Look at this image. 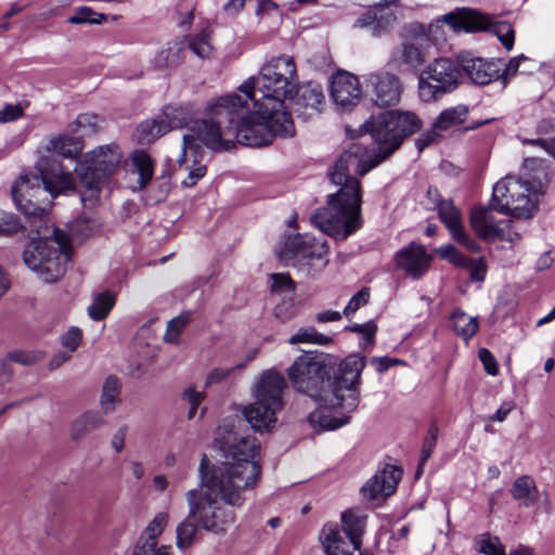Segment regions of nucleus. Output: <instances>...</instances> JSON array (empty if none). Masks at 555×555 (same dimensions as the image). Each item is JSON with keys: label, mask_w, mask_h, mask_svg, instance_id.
Instances as JSON below:
<instances>
[{"label": "nucleus", "mask_w": 555, "mask_h": 555, "mask_svg": "<svg viewBox=\"0 0 555 555\" xmlns=\"http://www.w3.org/2000/svg\"><path fill=\"white\" fill-rule=\"evenodd\" d=\"M422 120L412 112L386 111L366 120L361 133H370L377 147L372 157H364L359 144H351L336 160L328 176L339 190L330 194L327 205L311 216V222L323 233L344 241L362 227V189L350 176L353 170L364 176L397 151L406 137L417 132Z\"/></svg>", "instance_id": "f257e3e1"}, {"label": "nucleus", "mask_w": 555, "mask_h": 555, "mask_svg": "<svg viewBox=\"0 0 555 555\" xmlns=\"http://www.w3.org/2000/svg\"><path fill=\"white\" fill-rule=\"evenodd\" d=\"M366 365L365 357L352 353L339 363L327 354L305 352L287 369L288 379L295 390L320 403V409L310 414L312 424L321 430H334L349 423L350 417H335L326 410L343 409L347 413L359 404L358 386Z\"/></svg>", "instance_id": "f03ea898"}, {"label": "nucleus", "mask_w": 555, "mask_h": 555, "mask_svg": "<svg viewBox=\"0 0 555 555\" xmlns=\"http://www.w3.org/2000/svg\"><path fill=\"white\" fill-rule=\"evenodd\" d=\"M202 144L215 152L230 151L237 143L249 147L270 144L275 135L293 137L295 126L286 109H260L258 99L231 93L207 107V117L194 122Z\"/></svg>", "instance_id": "7ed1b4c3"}, {"label": "nucleus", "mask_w": 555, "mask_h": 555, "mask_svg": "<svg viewBox=\"0 0 555 555\" xmlns=\"http://www.w3.org/2000/svg\"><path fill=\"white\" fill-rule=\"evenodd\" d=\"M236 427L235 421L224 424L215 438L224 460L210 465L204 455L199 465L201 485L216 491L220 501L231 507H242L245 493L254 490L261 477L260 442L253 436L241 435Z\"/></svg>", "instance_id": "20e7f679"}, {"label": "nucleus", "mask_w": 555, "mask_h": 555, "mask_svg": "<svg viewBox=\"0 0 555 555\" xmlns=\"http://www.w3.org/2000/svg\"><path fill=\"white\" fill-rule=\"evenodd\" d=\"M185 500L189 513L176 530V543L180 550L189 548L194 543L198 527L222 535L235 522L234 507L225 505L216 491H209L201 483L198 488L185 492Z\"/></svg>", "instance_id": "39448f33"}, {"label": "nucleus", "mask_w": 555, "mask_h": 555, "mask_svg": "<svg viewBox=\"0 0 555 555\" xmlns=\"http://www.w3.org/2000/svg\"><path fill=\"white\" fill-rule=\"evenodd\" d=\"M298 86L294 59L281 55L271 59L260 69L258 77L244 81L238 90L247 99H258L260 109H285L284 100L293 99Z\"/></svg>", "instance_id": "423d86ee"}, {"label": "nucleus", "mask_w": 555, "mask_h": 555, "mask_svg": "<svg viewBox=\"0 0 555 555\" xmlns=\"http://www.w3.org/2000/svg\"><path fill=\"white\" fill-rule=\"evenodd\" d=\"M70 243L66 234L54 229L51 237L31 240L24 250L25 264L44 282L61 279L70 260Z\"/></svg>", "instance_id": "0eeeda50"}, {"label": "nucleus", "mask_w": 555, "mask_h": 555, "mask_svg": "<svg viewBox=\"0 0 555 555\" xmlns=\"http://www.w3.org/2000/svg\"><path fill=\"white\" fill-rule=\"evenodd\" d=\"M286 380L275 370L261 373L255 386V402L243 410L245 421L256 431H269L276 422V413L284 406L283 392Z\"/></svg>", "instance_id": "6e6552de"}, {"label": "nucleus", "mask_w": 555, "mask_h": 555, "mask_svg": "<svg viewBox=\"0 0 555 555\" xmlns=\"http://www.w3.org/2000/svg\"><path fill=\"white\" fill-rule=\"evenodd\" d=\"M544 184L506 176L493 186L491 208L517 219H530L537 205V195Z\"/></svg>", "instance_id": "1a4fd4ad"}, {"label": "nucleus", "mask_w": 555, "mask_h": 555, "mask_svg": "<svg viewBox=\"0 0 555 555\" xmlns=\"http://www.w3.org/2000/svg\"><path fill=\"white\" fill-rule=\"evenodd\" d=\"M440 23L449 25L454 31L473 33L490 30L507 51H511L514 47L515 31L509 23L495 22L491 16L474 9L459 8L442 15L436 23L429 25V35L434 36L441 30Z\"/></svg>", "instance_id": "9d476101"}, {"label": "nucleus", "mask_w": 555, "mask_h": 555, "mask_svg": "<svg viewBox=\"0 0 555 555\" xmlns=\"http://www.w3.org/2000/svg\"><path fill=\"white\" fill-rule=\"evenodd\" d=\"M121 153L116 145L100 146L89 153L86 160L78 163L77 172L81 185L89 192V197H98L101 183L117 169Z\"/></svg>", "instance_id": "9b49d317"}, {"label": "nucleus", "mask_w": 555, "mask_h": 555, "mask_svg": "<svg viewBox=\"0 0 555 555\" xmlns=\"http://www.w3.org/2000/svg\"><path fill=\"white\" fill-rule=\"evenodd\" d=\"M330 246L324 238H315L309 234L289 236L280 254L283 260H294L308 274L322 271L328 263Z\"/></svg>", "instance_id": "f8f14e48"}, {"label": "nucleus", "mask_w": 555, "mask_h": 555, "mask_svg": "<svg viewBox=\"0 0 555 555\" xmlns=\"http://www.w3.org/2000/svg\"><path fill=\"white\" fill-rule=\"evenodd\" d=\"M461 77L459 61L437 59L420 75L418 93L424 102L435 101L456 89Z\"/></svg>", "instance_id": "ddd939ff"}, {"label": "nucleus", "mask_w": 555, "mask_h": 555, "mask_svg": "<svg viewBox=\"0 0 555 555\" xmlns=\"http://www.w3.org/2000/svg\"><path fill=\"white\" fill-rule=\"evenodd\" d=\"M12 196L16 207L26 216L42 217L53 197L40 182L37 175H22L12 186Z\"/></svg>", "instance_id": "4468645a"}, {"label": "nucleus", "mask_w": 555, "mask_h": 555, "mask_svg": "<svg viewBox=\"0 0 555 555\" xmlns=\"http://www.w3.org/2000/svg\"><path fill=\"white\" fill-rule=\"evenodd\" d=\"M401 93L402 85L395 74L376 72L365 78L364 96L376 107L387 108L397 105Z\"/></svg>", "instance_id": "2eb2a0df"}, {"label": "nucleus", "mask_w": 555, "mask_h": 555, "mask_svg": "<svg viewBox=\"0 0 555 555\" xmlns=\"http://www.w3.org/2000/svg\"><path fill=\"white\" fill-rule=\"evenodd\" d=\"M40 182L53 198L60 194L73 191L76 186L75 177L66 170L53 155H42L35 166Z\"/></svg>", "instance_id": "dca6fc26"}, {"label": "nucleus", "mask_w": 555, "mask_h": 555, "mask_svg": "<svg viewBox=\"0 0 555 555\" xmlns=\"http://www.w3.org/2000/svg\"><path fill=\"white\" fill-rule=\"evenodd\" d=\"M191 131L183 135L182 153L178 159L177 170L179 173L185 175V178L181 180V185L184 188L195 186L207 173L206 165L198 158L202 141L194 131V126Z\"/></svg>", "instance_id": "f3484780"}, {"label": "nucleus", "mask_w": 555, "mask_h": 555, "mask_svg": "<svg viewBox=\"0 0 555 555\" xmlns=\"http://www.w3.org/2000/svg\"><path fill=\"white\" fill-rule=\"evenodd\" d=\"M435 195V209L438 210L439 219L444 223L450 231L454 241L463 245L472 253H479L480 245L472 240L464 231L462 217L460 210L454 206L450 199H442L438 190L429 188L428 197Z\"/></svg>", "instance_id": "a211bd4d"}, {"label": "nucleus", "mask_w": 555, "mask_h": 555, "mask_svg": "<svg viewBox=\"0 0 555 555\" xmlns=\"http://www.w3.org/2000/svg\"><path fill=\"white\" fill-rule=\"evenodd\" d=\"M402 474L401 467L386 464L362 486L360 492L363 499L366 501H377L392 495L402 478Z\"/></svg>", "instance_id": "6ab92c4d"}, {"label": "nucleus", "mask_w": 555, "mask_h": 555, "mask_svg": "<svg viewBox=\"0 0 555 555\" xmlns=\"http://www.w3.org/2000/svg\"><path fill=\"white\" fill-rule=\"evenodd\" d=\"M430 261V255L423 246L415 243H410L395 255L397 268L403 270L413 279L423 276L428 271Z\"/></svg>", "instance_id": "aec40b11"}, {"label": "nucleus", "mask_w": 555, "mask_h": 555, "mask_svg": "<svg viewBox=\"0 0 555 555\" xmlns=\"http://www.w3.org/2000/svg\"><path fill=\"white\" fill-rule=\"evenodd\" d=\"M362 91L358 78L347 72L337 73L332 80L331 96L336 105L349 108L360 101Z\"/></svg>", "instance_id": "412c9836"}, {"label": "nucleus", "mask_w": 555, "mask_h": 555, "mask_svg": "<svg viewBox=\"0 0 555 555\" xmlns=\"http://www.w3.org/2000/svg\"><path fill=\"white\" fill-rule=\"evenodd\" d=\"M319 540L326 555H353L361 545L349 539L337 524L327 522L320 531Z\"/></svg>", "instance_id": "4be33fe9"}, {"label": "nucleus", "mask_w": 555, "mask_h": 555, "mask_svg": "<svg viewBox=\"0 0 555 555\" xmlns=\"http://www.w3.org/2000/svg\"><path fill=\"white\" fill-rule=\"evenodd\" d=\"M425 42L426 37L424 35L405 39L393 50L391 56L392 62L399 67L403 66L406 69H416L425 63L427 57L424 48Z\"/></svg>", "instance_id": "5701e85b"}, {"label": "nucleus", "mask_w": 555, "mask_h": 555, "mask_svg": "<svg viewBox=\"0 0 555 555\" xmlns=\"http://www.w3.org/2000/svg\"><path fill=\"white\" fill-rule=\"evenodd\" d=\"M294 103L297 106L298 116L304 118L312 117L321 113L325 95L321 85L309 81L300 87L297 86Z\"/></svg>", "instance_id": "b1692460"}, {"label": "nucleus", "mask_w": 555, "mask_h": 555, "mask_svg": "<svg viewBox=\"0 0 555 555\" xmlns=\"http://www.w3.org/2000/svg\"><path fill=\"white\" fill-rule=\"evenodd\" d=\"M512 220L498 221L493 214L486 208H479L472 211L470 225L476 234L486 240H505V229L509 227Z\"/></svg>", "instance_id": "393cba45"}, {"label": "nucleus", "mask_w": 555, "mask_h": 555, "mask_svg": "<svg viewBox=\"0 0 555 555\" xmlns=\"http://www.w3.org/2000/svg\"><path fill=\"white\" fill-rule=\"evenodd\" d=\"M459 63L460 69L476 85H488L500 77V67L494 62H488L480 57L462 56Z\"/></svg>", "instance_id": "a878e982"}, {"label": "nucleus", "mask_w": 555, "mask_h": 555, "mask_svg": "<svg viewBox=\"0 0 555 555\" xmlns=\"http://www.w3.org/2000/svg\"><path fill=\"white\" fill-rule=\"evenodd\" d=\"M341 531L349 539L362 545V538L365 533L367 514L360 507H352L344 511L340 515Z\"/></svg>", "instance_id": "bb28decb"}, {"label": "nucleus", "mask_w": 555, "mask_h": 555, "mask_svg": "<svg viewBox=\"0 0 555 555\" xmlns=\"http://www.w3.org/2000/svg\"><path fill=\"white\" fill-rule=\"evenodd\" d=\"M106 425L105 415L96 410H88L77 416L70 425V438L78 441Z\"/></svg>", "instance_id": "cd10ccee"}, {"label": "nucleus", "mask_w": 555, "mask_h": 555, "mask_svg": "<svg viewBox=\"0 0 555 555\" xmlns=\"http://www.w3.org/2000/svg\"><path fill=\"white\" fill-rule=\"evenodd\" d=\"M468 114L469 107L464 104L448 107L438 115L434 121V127L435 129H440V131H447L465 122Z\"/></svg>", "instance_id": "c85d7f7f"}, {"label": "nucleus", "mask_w": 555, "mask_h": 555, "mask_svg": "<svg viewBox=\"0 0 555 555\" xmlns=\"http://www.w3.org/2000/svg\"><path fill=\"white\" fill-rule=\"evenodd\" d=\"M120 401V383L116 377L108 376L103 384L100 398L102 413L104 415L113 413Z\"/></svg>", "instance_id": "c756f323"}, {"label": "nucleus", "mask_w": 555, "mask_h": 555, "mask_svg": "<svg viewBox=\"0 0 555 555\" xmlns=\"http://www.w3.org/2000/svg\"><path fill=\"white\" fill-rule=\"evenodd\" d=\"M168 132V127L160 117L142 121L135 129L134 137L140 144H150Z\"/></svg>", "instance_id": "7c9ffc66"}, {"label": "nucleus", "mask_w": 555, "mask_h": 555, "mask_svg": "<svg viewBox=\"0 0 555 555\" xmlns=\"http://www.w3.org/2000/svg\"><path fill=\"white\" fill-rule=\"evenodd\" d=\"M48 153L55 152L66 158H75L82 151V143L77 138L59 135L46 146Z\"/></svg>", "instance_id": "2f4dec72"}, {"label": "nucleus", "mask_w": 555, "mask_h": 555, "mask_svg": "<svg viewBox=\"0 0 555 555\" xmlns=\"http://www.w3.org/2000/svg\"><path fill=\"white\" fill-rule=\"evenodd\" d=\"M454 331L463 339H470L478 331L479 324L476 318L469 317L464 311L455 310L451 315Z\"/></svg>", "instance_id": "473e14b6"}, {"label": "nucleus", "mask_w": 555, "mask_h": 555, "mask_svg": "<svg viewBox=\"0 0 555 555\" xmlns=\"http://www.w3.org/2000/svg\"><path fill=\"white\" fill-rule=\"evenodd\" d=\"M132 164L139 175V188L142 190L147 185L153 177V160L147 153L143 151H135L132 154Z\"/></svg>", "instance_id": "72a5a7b5"}, {"label": "nucleus", "mask_w": 555, "mask_h": 555, "mask_svg": "<svg viewBox=\"0 0 555 555\" xmlns=\"http://www.w3.org/2000/svg\"><path fill=\"white\" fill-rule=\"evenodd\" d=\"M184 52L181 43H173L156 54L155 64L158 68H173L183 61Z\"/></svg>", "instance_id": "f704fd0d"}, {"label": "nucleus", "mask_w": 555, "mask_h": 555, "mask_svg": "<svg viewBox=\"0 0 555 555\" xmlns=\"http://www.w3.org/2000/svg\"><path fill=\"white\" fill-rule=\"evenodd\" d=\"M115 305V296L111 292L98 294L93 304L89 306L88 313L94 321H101L107 317Z\"/></svg>", "instance_id": "c9c22d12"}, {"label": "nucleus", "mask_w": 555, "mask_h": 555, "mask_svg": "<svg viewBox=\"0 0 555 555\" xmlns=\"http://www.w3.org/2000/svg\"><path fill=\"white\" fill-rule=\"evenodd\" d=\"M332 341V338L319 333L314 327H301L293 336L289 337L288 343L291 345L297 344H314L320 346H326Z\"/></svg>", "instance_id": "e433bc0d"}, {"label": "nucleus", "mask_w": 555, "mask_h": 555, "mask_svg": "<svg viewBox=\"0 0 555 555\" xmlns=\"http://www.w3.org/2000/svg\"><path fill=\"white\" fill-rule=\"evenodd\" d=\"M188 44L191 51L198 57H208L212 51L210 31L203 29L198 35L190 36Z\"/></svg>", "instance_id": "4c0bfd02"}, {"label": "nucleus", "mask_w": 555, "mask_h": 555, "mask_svg": "<svg viewBox=\"0 0 555 555\" xmlns=\"http://www.w3.org/2000/svg\"><path fill=\"white\" fill-rule=\"evenodd\" d=\"M159 117L163 124L168 127V132L188 125V114L181 107L166 106Z\"/></svg>", "instance_id": "58836bf2"}, {"label": "nucleus", "mask_w": 555, "mask_h": 555, "mask_svg": "<svg viewBox=\"0 0 555 555\" xmlns=\"http://www.w3.org/2000/svg\"><path fill=\"white\" fill-rule=\"evenodd\" d=\"M478 551L485 555H506L504 545L498 537L490 533L481 534L478 540Z\"/></svg>", "instance_id": "ea45409f"}, {"label": "nucleus", "mask_w": 555, "mask_h": 555, "mask_svg": "<svg viewBox=\"0 0 555 555\" xmlns=\"http://www.w3.org/2000/svg\"><path fill=\"white\" fill-rule=\"evenodd\" d=\"M386 5H377L375 3L376 22H374V28L372 30V35L375 37L380 36L396 22V15L391 11H388Z\"/></svg>", "instance_id": "a19ab883"}, {"label": "nucleus", "mask_w": 555, "mask_h": 555, "mask_svg": "<svg viewBox=\"0 0 555 555\" xmlns=\"http://www.w3.org/2000/svg\"><path fill=\"white\" fill-rule=\"evenodd\" d=\"M533 488V480L528 476H521L514 481L511 493L515 500H525V504L528 505Z\"/></svg>", "instance_id": "79ce46f5"}, {"label": "nucleus", "mask_w": 555, "mask_h": 555, "mask_svg": "<svg viewBox=\"0 0 555 555\" xmlns=\"http://www.w3.org/2000/svg\"><path fill=\"white\" fill-rule=\"evenodd\" d=\"M190 322V313L181 314L170 320L167 324V331L164 336L165 341L176 343L180 333Z\"/></svg>", "instance_id": "37998d69"}, {"label": "nucleus", "mask_w": 555, "mask_h": 555, "mask_svg": "<svg viewBox=\"0 0 555 555\" xmlns=\"http://www.w3.org/2000/svg\"><path fill=\"white\" fill-rule=\"evenodd\" d=\"M271 289L276 294H285V297L292 296L295 292V284L288 274L273 273L271 275Z\"/></svg>", "instance_id": "c03bdc74"}, {"label": "nucleus", "mask_w": 555, "mask_h": 555, "mask_svg": "<svg viewBox=\"0 0 555 555\" xmlns=\"http://www.w3.org/2000/svg\"><path fill=\"white\" fill-rule=\"evenodd\" d=\"M168 522V515L166 513H158L152 521L145 528L144 533L141 535L145 539H152V541L157 542V538L164 531L166 525Z\"/></svg>", "instance_id": "a18cd8bd"}, {"label": "nucleus", "mask_w": 555, "mask_h": 555, "mask_svg": "<svg viewBox=\"0 0 555 555\" xmlns=\"http://www.w3.org/2000/svg\"><path fill=\"white\" fill-rule=\"evenodd\" d=\"M469 271L470 279L477 282H482L487 273L486 260L480 257L477 259L467 258L465 264L462 267Z\"/></svg>", "instance_id": "49530a36"}, {"label": "nucleus", "mask_w": 555, "mask_h": 555, "mask_svg": "<svg viewBox=\"0 0 555 555\" xmlns=\"http://www.w3.org/2000/svg\"><path fill=\"white\" fill-rule=\"evenodd\" d=\"M347 331L362 334L364 337L363 349H366L367 346H373L375 333L377 331V326L373 322H366L364 324H353L346 327Z\"/></svg>", "instance_id": "de8ad7c7"}, {"label": "nucleus", "mask_w": 555, "mask_h": 555, "mask_svg": "<svg viewBox=\"0 0 555 555\" xmlns=\"http://www.w3.org/2000/svg\"><path fill=\"white\" fill-rule=\"evenodd\" d=\"M370 299V292L367 288H362L357 294H354L349 300L348 305L344 309L345 317L349 318L357 310H359L362 306L366 305Z\"/></svg>", "instance_id": "09e8293b"}, {"label": "nucleus", "mask_w": 555, "mask_h": 555, "mask_svg": "<svg viewBox=\"0 0 555 555\" xmlns=\"http://www.w3.org/2000/svg\"><path fill=\"white\" fill-rule=\"evenodd\" d=\"M441 258L457 267H463L468 257L460 253L453 245H446L439 248Z\"/></svg>", "instance_id": "8fccbe9b"}, {"label": "nucleus", "mask_w": 555, "mask_h": 555, "mask_svg": "<svg viewBox=\"0 0 555 555\" xmlns=\"http://www.w3.org/2000/svg\"><path fill=\"white\" fill-rule=\"evenodd\" d=\"M245 364L240 363L234 367H216L214 369L206 378V386L219 384L225 380L235 369H244Z\"/></svg>", "instance_id": "3c124183"}, {"label": "nucleus", "mask_w": 555, "mask_h": 555, "mask_svg": "<svg viewBox=\"0 0 555 555\" xmlns=\"http://www.w3.org/2000/svg\"><path fill=\"white\" fill-rule=\"evenodd\" d=\"M81 338V330L78 327H72L62 336V345L67 348L69 352H74L78 348Z\"/></svg>", "instance_id": "603ef678"}, {"label": "nucleus", "mask_w": 555, "mask_h": 555, "mask_svg": "<svg viewBox=\"0 0 555 555\" xmlns=\"http://www.w3.org/2000/svg\"><path fill=\"white\" fill-rule=\"evenodd\" d=\"M21 227L18 218L13 214H4L0 217V234L16 233Z\"/></svg>", "instance_id": "864d4df0"}, {"label": "nucleus", "mask_w": 555, "mask_h": 555, "mask_svg": "<svg viewBox=\"0 0 555 555\" xmlns=\"http://www.w3.org/2000/svg\"><path fill=\"white\" fill-rule=\"evenodd\" d=\"M522 143L538 146L544 154L555 156V140L553 138L522 139Z\"/></svg>", "instance_id": "5fc2aeb1"}, {"label": "nucleus", "mask_w": 555, "mask_h": 555, "mask_svg": "<svg viewBox=\"0 0 555 555\" xmlns=\"http://www.w3.org/2000/svg\"><path fill=\"white\" fill-rule=\"evenodd\" d=\"M479 359L489 375L495 376L499 373L498 362L494 356L487 349L481 348L478 352Z\"/></svg>", "instance_id": "6e6d98bb"}, {"label": "nucleus", "mask_w": 555, "mask_h": 555, "mask_svg": "<svg viewBox=\"0 0 555 555\" xmlns=\"http://www.w3.org/2000/svg\"><path fill=\"white\" fill-rule=\"evenodd\" d=\"M437 433H438L437 427L431 426L429 428L428 436L425 438L423 448H422V454H421L422 464H425L427 462V460L430 457V455L434 451V448H435L436 441H437Z\"/></svg>", "instance_id": "4d7b16f0"}, {"label": "nucleus", "mask_w": 555, "mask_h": 555, "mask_svg": "<svg viewBox=\"0 0 555 555\" xmlns=\"http://www.w3.org/2000/svg\"><path fill=\"white\" fill-rule=\"evenodd\" d=\"M440 129L433 128L424 133L421 134V137L416 140V147L420 152H422L427 146L437 143L440 138Z\"/></svg>", "instance_id": "13d9d810"}, {"label": "nucleus", "mask_w": 555, "mask_h": 555, "mask_svg": "<svg viewBox=\"0 0 555 555\" xmlns=\"http://www.w3.org/2000/svg\"><path fill=\"white\" fill-rule=\"evenodd\" d=\"M297 312L295 305L292 301H283L276 305L274 308V314L282 322H286L292 319Z\"/></svg>", "instance_id": "bf43d9fd"}, {"label": "nucleus", "mask_w": 555, "mask_h": 555, "mask_svg": "<svg viewBox=\"0 0 555 555\" xmlns=\"http://www.w3.org/2000/svg\"><path fill=\"white\" fill-rule=\"evenodd\" d=\"M157 546L156 541L152 539H145L140 537L137 544L133 547L132 555H153L155 547Z\"/></svg>", "instance_id": "052dcab7"}, {"label": "nucleus", "mask_w": 555, "mask_h": 555, "mask_svg": "<svg viewBox=\"0 0 555 555\" xmlns=\"http://www.w3.org/2000/svg\"><path fill=\"white\" fill-rule=\"evenodd\" d=\"M374 22H376L375 5L372 9L366 10L360 17H358L353 26L356 28H370L372 31L374 28Z\"/></svg>", "instance_id": "680f3d73"}, {"label": "nucleus", "mask_w": 555, "mask_h": 555, "mask_svg": "<svg viewBox=\"0 0 555 555\" xmlns=\"http://www.w3.org/2000/svg\"><path fill=\"white\" fill-rule=\"evenodd\" d=\"M23 115V108L20 105H7L0 111V122L16 120Z\"/></svg>", "instance_id": "e2e57ef3"}, {"label": "nucleus", "mask_w": 555, "mask_h": 555, "mask_svg": "<svg viewBox=\"0 0 555 555\" xmlns=\"http://www.w3.org/2000/svg\"><path fill=\"white\" fill-rule=\"evenodd\" d=\"M127 433L128 426L122 425L114 433L111 439V446L117 453H120L125 448Z\"/></svg>", "instance_id": "0e129e2a"}, {"label": "nucleus", "mask_w": 555, "mask_h": 555, "mask_svg": "<svg viewBox=\"0 0 555 555\" xmlns=\"http://www.w3.org/2000/svg\"><path fill=\"white\" fill-rule=\"evenodd\" d=\"M527 61H529L528 57L524 55L511 59L501 75L503 79L507 80L508 78L515 76L519 72L520 64Z\"/></svg>", "instance_id": "69168bd1"}, {"label": "nucleus", "mask_w": 555, "mask_h": 555, "mask_svg": "<svg viewBox=\"0 0 555 555\" xmlns=\"http://www.w3.org/2000/svg\"><path fill=\"white\" fill-rule=\"evenodd\" d=\"M399 363H401L400 360L388 357H375L372 359V364L376 365V370L380 373L387 371L391 366H395Z\"/></svg>", "instance_id": "338daca9"}, {"label": "nucleus", "mask_w": 555, "mask_h": 555, "mask_svg": "<svg viewBox=\"0 0 555 555\" xmlns=\"http://www.w3.org/2000/svg\"><path fill=\"white\" fill-rule=\"evenodd\" d=\"M182 397L183 400H185L190 404V406L198 408V405L204 400V393L196 391L194 387L185 389Z\"/></svg>", "instance_id": "774afa93"}]
</instances>
